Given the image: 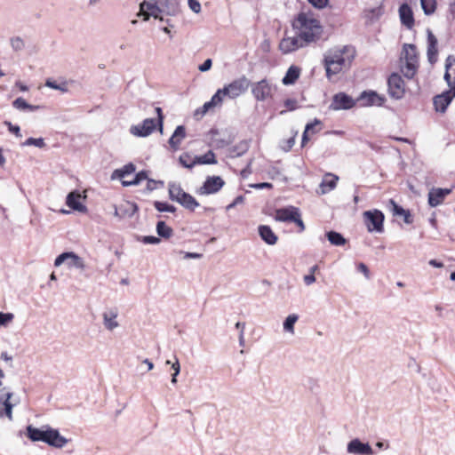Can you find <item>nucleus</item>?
<instances>
[{"mask_svg":"<svg viewBox=\"0 0 455 455\" xmlns=\"http://www.w3.org/2000/svg\"><path fill=\"white\" fill-rule=\"evenodd\" d=\"M45 86L54 90L61 91L63 92H66L68 91V85L66 83L57 84L55 81H52L51 79L46 80Z\"/></svg>","mask_w":455,"mask_h":455,"instance_id":"47","label":"nucleus"},{"mask_svg":"<svg viewBox=\"0 0 455 455\" xmlns=\"http://www.w3.org/2000/svg\"><path fill=\"white\" fill-rule=\"evenodd\" d=\"M296 135L297 132L286 141V147L283 148L285 151H289L293 147Z\"/></svg>","mask_w":455,"mask_h":455,"instance_id":"64","label":"nucleus"},{"mask_svg":"<svg viewBox=\"0 0 455 455\" xmlns=\"http://www.w3.org/2000/svg\"><path fill=\"white\" fill-rule=\"evenodd\" d=\"M64 263H66L69 268L75 267L81 271H84L86 267L84 259L73 251L63 252L60 254L54 260V266L56 267L61 266Z\"/></svg>","mask_w":455,"mask_h":455,"instance_id":"5","label":"nucleus"},{"mask_svg":"<svg viewBox=\"0 0 455 455\" xmlns=\"http://www.w3.org/2000/svg\"><path fill=\"white\" fill-rule=\"evenodd\" d=\"M22 146L28 147V146H35L39 148H44L46 144L44 142V140L43 138H28L23 143Z\"/></svg>","mask_w":455,"mask_h":455,"instance_id":"43","label":"nucleus"},{"mask_svg":"<svg viewBox=\"0 0 455 455\" xmlns=\"http://www.w3.org/2000/svg\"><path fill=\"white\" fill-rule=\"evenodd\" d=\"M308 2L315 8L322 9L328 4V0H308Z\"/></svg>","mask_w":455,"mask_h":455,"instance_id":"56","label":"nucleus"},{"mask_svg":"<svg viewBox=\"0 0 455 455\" xmlns=\"http://www.w3.org/2000/svg\"><path fill=\"white\" fill-rule=\"evenodd\" d=\"M320 124H321V122L318 119H315L314 123H309V124H307L306 125L305 131H304L303 135H302V141H301V146L302 147H304L306 145V143L309 140L308 133L311 131V127H314L315 125H319Z\"/></svg>","mask_w":455,"mask_h":455,"instance_id":"46","label":"nucleus"},{"mask_svg":"<svg viewBox=\"0 0 455 455\" xmlns=\"http://www.w3.org/2000/svg\"><path fill=\"white\" fill-rule=\"evenodd\" d=\"M14 315L12 313L0 312V326H6L12 321Z\"/></svg>","mask_w":455,"mask_h":455,"instance_id":"48","label":"nucleus"},{"mask_svg":"<svg viewBox=\"0 0 455 455\" xmlns=\"http://www.w3.org/2000/svg\"><path fill=\"white\" fill-rule=\"evenodd\" d=\"M293 26L299 29V36L307 44L318 40L323 33L319 20L310 13H299Z\"/></svg>","mask_w":455,"mask_h":455,"instance_id":"1","label":"nucleus"},{"mask_svg":"<svg viewBox=\"0 0 455 455\" xmlns=\"http://www.w3.org/2000/svg\"><path fill=\"white\" fill-rule=\"evenodd\" d=\"M148 182H147V190L148 191H153L156 188V185L157 184H160V185H163L164 182L163 181H156L155 180H152V179H148L147 180Z\"/></svg>","mask_w":455,"mask_h":455,"instance_id":"55","label":"nucleus"},{"mask_svg":"<svg viewBox=\"0 0 455 455\" xmlns=\"http://www.w3.org/2000/svg\"><path fill=\"white\" fill-rule=\"evenodd\" d=\"M179 253L182 254L183 259H201L203 257V254L196 253V252H185L183 251H180Z\"/></svg>","mask_w":455,"mask_h":455,"instance_id":"52","label":"nucleus"},{"mask_svg":"<svg viewBox=\"0 0 455 455\" xmlns=\"http://www.w3.org/2000/svg\"><path fill=\"white\" fill-rule=\"evenodd\" d=\"M390 204L393 205V212L395 215L403 216V214H405L406 211L398 204H396L394 200H390Z\"/></svg>","mask_w":455,"mask_h":455,"instance_id":"53","label":"nucleus"},{"mask_svg":"<svg viewBox=\"0 0 455 455\" xmlns=\"http://www.w3.org/2000/svg\"><path fill=\"white\" fill-rule=\"evenodd\" d=\"M292 222L296 223L299 227L300 231H303L305 229V225L301 220L299 212L295 216V219L292 220Z\"/></svg>","mask_w":455,"mask_h":455,"instance_id":"62","label":"nucleus"},{"mask_svg":"<svg viewBox=\"0 0 455 455\" xmlns=\"http://www.w3.org/2000/svg\"><path fill=\"white\" fill-rule=\"evenodd\" d=\"M363 216L369 232L381 233L383 231L384 215L381 212L377 210L373 212L367 211L363 213Z\"/></svg>","mask_w":455,"mask_h":455,"instance_id":"8","label":"nucleus"},{"mask_svg":"<svg viewBox=\"0 0 455 455\" xmlns=\"http://www.w3.org/2000/svg\"><path fill=\"white\" fill-rule=\"evenodd\" d=\"M298 315L295 314L290 315L286 317L283 322V329L285 331L293 334L294 333V324L298 321Z\"/></svg>","mask_w":455,"mask_h":455,"instance_id":"42","label":"nucleus"},{"mask_svg":"<svg viewBox=\"0 0 455 455\" xmlns=\"http://www.w3.org/2000/svg\"><path fill=\"white\" fill-rule=\"evenodd\" d=\"M326 237L331 244L335 246H342L347 243L345 237L336 231H329L326 233Z\"/></svg>","mask_w":455,"mask_h":455,"instance_id":"37","label":"nucleus"},{"mask_svg":"<svg viewBox=\"0 0 455 455\" xmlns=\"http://www.w3.org/2000/svg\"><path fill=\"white\" fill-rule=\"evenodd\" d=\"M11 44H12V49L16 52L21 51L25 46V44L20 37L12 38L11 40Z\"/></svg>","mask_w":455,"mask_h":455,"instance_id":"49","label":"nucleus"},{"mask_svg":"<svg viewBox=\"0 0 455 455\" xmlns=\"http://www.w3.org/2000/svg\"><path fill=\"white\" fill-rule=\"evenodd\" d=\"M259 235L260 238L269 245L275 244L278 239L271 228L267 225H261L259 227Z\"/></svg>","mask_w":455,"mask_h":455,"instance_id":"28","label":"nucleus"},{"mask_svg":"<svg viewBox=\"0 0 455 455\" xmlns=\"http://www.w3.org/2000/svg\"><path fill=\"white\" fill-rule=\"evenodd\" d=\"M284 106L290 110H294L297 108V101L295 100L287 99L284 101Z\"/></svg>","mask_w":455,"mask_h":455,"instance_id":"61","label":"nucleus"},{"mask_svg":"<svg viewBox=\"0 0 455 455\" xmlns=\"http://www.w3.org/2000/svg\"><path fill=\"white\" fill-rule=\"evenodd\" d=\"M12 106L19 110L36 111L41 107L38 105L28 104L23 98H17L13 102Z\"/></svg>","mask_w":455,"mask_h":455,"instance_id":"36","label":"nucleus"},{"mask_svg":"<svg viewBox=\"0 0 455 455\" xmlns=\"http://www.w3.org/2000/svg\"><path fill=\"white\" fill-rule=\"evenodd\" d=\"M12 396V393L5 391V388L0 389V418L3 417V411H4L9 420H12V408L15 403L10 401Z\"/></svg>","mask_w":455,"mask_h":455,"instance_id":"15","label":"nucleus"},{"mask_svg":"<svg viewBox=\"0 0 455 455\" xmlns=\"http://www.w3.org/2000/svg\"><path fill=\"white\" fill-rule=\"evenodd\" d=\"M401 71L407 78H412L418 69V62L401 60Z\"/></svg>","mask_w":455,"mask_h":455,"instance_id":"33","label":"nucleus"},{"mask_svg":"<svg viewBox=\"0 0 455 455\" xmlns=\"http://www.w3.org/2000/svg\"><path fill=\"white\" fill-rule=\"evenodd\" d=\"M399 16L403 25L408 28H411L413 27V13L411 7L407 4H403L400 6Z\"/></svg>","mask_w":455,"mask_h":455,"instance_id":"25","label":"nucleus"},{"mask_svg":"<svg viewBox=\"0 0 455 455\" xmlns=\"http://www.w3.org/2000/svg\"><path fill=\"white\" fill-rule=\"evenodd\" d=\"M323 65L326 71V77L330 81H334V76L347 70V68L339 65V63H335L333 60H331L325 57L323 58Z\"/></svg>","mask_w":455,"mask_h":455,"instance_id":"20","label":"nucleus"},{"mask_svg":"<svg viewBox=\"0 0 455 455\" xmlns=\"http://www.w3.org/2000/svg\"><path fill=\"white\" fill-rule=\"evenodd\" d=\"M186 137V128L183 125H179L175 129L172 137L169 139V145L173 150H178L181 144V141Z\"/></svg>","mask_w":455,"mask_h":455,"instance_id":"26","label":"nucleus"},{"mask_svg":"<svg viewBox=\"0 0 455 455\" xmlns=\"http://www.w3.org/2000/svg\"><path fill=\"white\" fill-rule=\"evenodd\" d=\"M4 124L8 126V130L10 132L14 133L17 137L22 136L20 133V129L18 125H13L9 121H4Z\"/></svg>","mask_w":455,"mask_h":455,"instance_id":"50","label":"nucleus"},{"mask_svg":"<svg viewBox=\"0 0 455 455\" xmlns=\"http://www.w3.org/2000/svg\"><path fill=\"white\" fill-rule=\"evenodd\" d=\"M437 39L430 29H427V59L431 64L437 60Z\"/></svg>","mask_w":455,"mask_h":455,"instance_id":"23","label":"nucleus"},{"mask_svg":"<svg viewBox=\"0 0 455 455\" xmlns=\"http://www.w3.org/2000/svg\"><path fill=\"white\" fill-rule=\"evenodd\" d=\"M169 197L172 201L177 202L184 208L194 211L199 206V203L190 194L185 192L181 186L176 182L168 184Z\"/></svg>","mask_w":455,"mask_h":455,"instance_id":"3","label":"nucleus"},{"mask_svg":"<svg viewBox=\"0 0 455 455\" xmlns=\"http://www.w3.org/2000/svg\"><path fill=\"white\" fill-rule=\"evenodd\" d=\"M161 12L168 16H176L180 12V3L178 0H159Z\"/></svg>","mask_w":455,"mask_h":455,"instance_id":"22","label":"nucleus"},{"mask_svg":"<svg viewBox=\"0 0 455 455\" xmlns=\"http://www.w3.org/2000/svg\"><path fill=\"white\" fill-rule=\"evenodd\" d=\"M388 92L389 95L396 100L402 99L404 95V81L401 76L396 73L392 74L388 80Z\"/></svg>","mask_w":455,"mask_h":455,"instance_id":"9","label":"nucleus"},{"mask_svg":"<svg viewBox=\"0 0 455 455\" xmlns=\"http://www.w3.org/2000/svg\"><path fill=\"white\" fill-rule=\"evenodd\" d=\"M250 85V81L245 76H242L234 80L232 83L226 85L223 89L225 94L230 98L235 99L243 92H245Z\"/></svg>","mask_w":455,"mask_h":455,"instance_id":"6","label":"nucleus"},{"mask_svg":"<svg viewBox=\"0 0 455 455\" xmlns=\"http://www.w3.org/2000/svg\"><path fill=\"white\" fill-rule=\"evenodd\" d=\"M81 197L82 196L79 192H71L67 196L66 204L69 208L75 211L85 212L87 211V208L80 202Z\"/></svg>","mask_w":455,"mask_h":455,"instance_id":"24","label":"nucleus"},{"mask_svg":"<svg viewBox=\"0 0 455 455\" xmlns=\"http://www.w3.org/2000/svg\"><path fill=\"white\" fill-rule=\"evenodd\" d=\"M156 112L157 114V123L159 125V130L162 132H163V122H164V116L162 112V108L157 107L156 108Z\"/></svg>","mask_w":455,"mask_h":455,"instance_id":"57","label":"nucleus"},{"mask_svg":"<svg viewBox=\"0 0 455 455\" xmlns=\"http://www.w3.org/2000/svg\"><path fill=\"white\" fill-rule=\"evenodd\" d=\"M303 280H304L305 284L309 286L315 282V275L308 274V275H304Z\"/></svg>","mask_w":455,"mask_h":455,"instance_id":"63","label":"nucleus"},{"mask_svg":"<svg viewBox=\"0 0 455 455\" xmlns=\"http://www.w3.org/2000/svg\"><path fill=\"white\" fill-rule=\"evenodd\" d=\"M145 10L148 12L149 15L153 18L164 21L159 4L156 5V4L144 1L140 4V12H144Z\"/></svg>","mask_w":455,"mask_h":455,"instance_id":"30","label":"nucleus"},{"mask_svg":"<svg viewBox=\"0 0 455 455\" xmlns=\"http://www.w3.org/2000/svg\"><path fill=\"white\" fill-rule=\"evenodd\" d=\"M154 206L158 212H174L176 211L175 206L169 204L167 203H163V202H159V201H156L154 203Z\"/></svg>","mask_w":455,"mask_h":455,"instance_id":"45","label":"nucleus"},{"mask_svg":"<svg viewBox=\"0 0 455 455\" xmlns=\"http://www.w3.org/2000/svg\"><path fill=\"white\" fill-rule=\"evenodd\" d=\"M338 180H339L338 176L331 174V173H327L323 177V179L320 184L321 194H326V193L330 192L331 190L334 189L336 188Z\"/></svg>","mask_w":455,"mask_h":455,"instance_id":"29","label":"nucleus"},{"mask_svg":"<svg viewBox=\"0 0 455 455\" xmlns=\"http://www.w3.org/2000/svg\"><path fill=\"white\" fill-rule=\"evenodd\" d=\"M275 87L267 79H262L251 85V93L257 100L263 101L272 96Z\"/></svg>","mask_w":455,"mask_h":455,"instance_id":"7","label":"nucleus"},{"mask_svg":"<svg viewBox=\"0 0 455 455\" xmlns=\"http://www.w3.org/2000/svg\"><path fill=\"white\" fill-rule=\"evenodd\" d=\"M243 201L244 197L243 196H238L230 204L227 206V210L229 211L230 209L235 207L236 205L243 204Z\"/></svg>","mask_w":455,"mask_h":455,"instance_id":"59","label":"nucleus"},{"mask_svg":"<svg viewBox=\"0 0 455 455\" xmlns=\"http://www.w3.org/2000/svg\"><path fill=\"white\" fill-rule=\"evenodd\" d=\"M451 193L450 188H432L428 192V204L436 207L443 204L445 197Z\"/></svg>","mask_w":455,"mask_h":455,"instance_id":"17","label":"nucleus"},{"mask_svg":"<svg viewBox=\"0 0 455 455\" xmlns=\"http://www.w3.org/2000/svg\"><path fill=\"white\" fill-rule=\"evenodd\" d=\"M299 75H300V68L297 66H291L288 68L282 82L285 85L293 84L299 77Z\"/></svg>","mask_w":455,"mask_h":455,"instance_id":"31","label":"nucleus"},{"mask_svg":"<svg viewBox=\"0 0 455 455\" xmlns=\"http://www.w3.org/2000/svg\"><path fill=\"white\" fill-rule=\"evenodd\" d=\"M455 97V85L451 90L443 92L434 98V105L436 111L444 112L446 108Z\"/></svg>","mask_w":455,"mask_h":455,"instance_id":"16","label":"nucleus"},{"mask_svg":"<svg viewBox=\"0 0 455 455\" xmlns=\"http://www.w3.org/2000/svg\"><path fill=\"white\" fill-rule=\"evenodd\" d=\"M357 269L359 272L363 274V275L365 276L366 279H370V277H371L370 271L364 263H363V262L359 263L357 265Z\"/></svg>","mask_w":455,"mask_h":455,"instance_id":"54","label":"nucleus"},{"mask_svg":"<svg viewBox=\"0 0 455 455\" xmlns=\"http://www.w3.org/2000/svg\"><path fill=\"white\" fill-rule=\"evenodd\" d=\"M144 243L156 244L160 243V238L153 235L144 236L142 239Z\"/></svg>","mask_w":455,"mask_h":455,"instance_id":"58","label":"nucleus"},{"mask_svg":"<svg viewBox=\"0 0 455 455\" xmlns=\"http://www.w3.org/2000/svg\"><path fill=\"white\" fill-rule=\"evenodd\" d=\"M358 100L363 107L381 106L384 103V98H382L377 92L372 91L362 92Z\"/></svg>","mask_w":455,"mask_h":455,"instance_id":"19","label":"nucleus"},{"mask_svg":"<svg viewBox=\"0 0 455 455\" xmlns=\"http://www.w3.org/2000/svg\"><path fill=\"white\" fill-rule=\"evenodd\" d=\"M26 435L32 442H44L56 448H62L68 443V440L60 435L57 429H53L48 425L42 428L29 425L27 427Z\"/></svg>","mask_w":455,"mask_h":455,"instance_id":"2","label":"nucleus"},{"mask_svg":"<svg viewBox=\"0 0 455 455\" xmlns=\"http://www.w3.org/2000/svg\"><path fill=\"white\" fill-rule=\"evenodd\" d=\"M401 60L418 62L417 49L414 44H404Z\"/></svg>","mask_w":455,"mask_h":455,"instance_id":"34","label":"nucleus"},{"mask_svg":"<svg viewBox=\"0 0 455 455\" xmlns=\"http://www.w3.org/2000/svg\"><path fill=\"white\" fill-rule=\"evenodd\" d=\"M156 124V119L147 118L142 124L131 126L130 132L136 137H147L155 131Z\"/></svg>","mask_w":455,"mask_h":455,"instance_id":"10","label":"nucleus"},{"mask_svg":"<svg viewBox=\"0 0 455 455\" xmlns=\"http://www.w3.org/2000/svg\"><path fill=\"white\" fill-rule=\"evenodd\" d=\"M224 96L227 95L225 94L223 89H219L212 96V100L204 104L202 113L205 114L212 107L220 105L222 102Z\"/></svg>","mask_w":455,"mask_h":455,"instance_id":"32","label":"nucleus"},{"mask_svg":"<svg viewBox=\"0 0 455 455\" xmlns=\"http://www.w3.org/2000/svg\"><path fill=\"white\" fill-rule=\"evenodd\" d=\"M156 232L158 235L164 238H169L172 235V229L170 227H168L164 221L157 222Z\"/></svg>","mask_w":455,"mask_h":455,"instance_id":"41","label":"nucleus"},{"mask_svg":"<svg viewBox=\"0 0 455 455\" xmlns=\"http://www.w3.org/2000/svg\"><path fill=\"white\" fill-rule=\"evenodd\" d=\"M347 451L353 455H373L374 451L368 443H363L358 438L351 440L347 445Z\"/></svg>","mask_w":455,"mask_h":455,"instance_id":"12","label":"nucleus"},{"mask_svg":"<svg viewBox=\"0 0 455 455\" xmlns=\"http://www.w3.org/2000/svg\"><path fill=\"white\" fill-rule=\"evenodd\" d=\"M355 103L352 97L344 92H339L333 96L330 108L333 110L350 109L355 106Z\"/></svg>","mask_w":455,"mask_h":455,"instance_id":"13","label":"nucleus"},{"mask_svg":"<svg viewBox=\"0 0 455 455\" xmlns=\"http://www.w3.org/2000/svg\"><path fill=\"white\" fill-rule=\"evenodd\" d=\"M299 212V209L294 206L281 208L275 211V220L281 222H292Z\"/></svg>","mask_w":455,"mask_h":455,"instance_id":"21","label":"nucleus"},{"mask_svg":"<svg viewBox=\"0 0 455 455\" xmlns=\"http://www.w3.org/2000/svg\"><path fill=\"white\" fill-rule=\"evenodd\" d=\"M225 182L220 176L208 177L204 185L197 189L199 195L217 193L222 188Z\"/></svg>","mask_w":455,"mask_h":455,"instance_id":"11","label":"nucleus"},{"mask_svg":"<svg viewBox=\"0 0 455 455\" xmlns=\"http://www.w3.org/2000/svg\"><path fill=\"white\" fill-rule=\"evenodd\" d=\"M118 311L116 308H109L102 313L104 328L108 331H113L119 327L117 321Z\"/></svg>","mask_w":455,"mask_h":455,"instance_id":"18","label":"nucleus"},{"mask_svg":"<svg viewBox=\"0 0 455 455\" xmlns=\"http://www.w3.org/2000/svg\"><path fill=\"white\" fill-rule=\"evenodd\" d=\"M148 173L145 171L138 172L135 177L131 180H123L122 184L124 187L139 185L142 180H148Z\"/></svg>","mask_w":455,"mask_h":455,"instance_id":"39","label":"nucleus"},{"mask_svg":"<svg viewBox=\"0 0 455 455\" xmlns=\"http://www.w3.org/2000/svg\"><path fill=\"white\" fill-rule=\"evenodd\" d=\"M188 4L191 11L195 13H199L201 12V4L197 0H188Z\"/></svg>","mask_w":455,"mask_h":455,"instance_id":"51","label":"nucleus"},{"mask_svg":"<svg viewBox=\"0 0 455 455\" xmlns=\"http://www.w3.org/2000/svg\"><path fill=\"white\" fill-rule=\"evenodd\" d=\"M420 4L427 15L432 14L435 10V0H420Z\"/></svg>","mask_w":455,"mask_h":455,"instance_id":"44","label":"nucleus"},{"mask_svg":"<svg viewBox=\"0 0 455 455\" xmlns=\"http://www.w3.org/2000/svg\"><path fill=\"white\" fill-rule=\"evenodd\" d=\"M212 65V61L211 59H207L202 65L199 66V70L201 72H206L208 71Z\"/></svg>","mask_w":455,"mask_h":455,"instance_id":"60","label":"nucleus"},{"mask_svg":"<svg viewBox=\"0 0 455 455\" xmlns=\"http://www.w3.org/2000/svg\"><path fill=\"white\" fill-rule=\"evenodd\" d=\"M355 51L353 47L345 45L342 47H335L330 49L324 57L333 60L335 63H339L341 67L348 69L355 58Z\"/></svg>","mask_w":455,"mask_h":455,"instance_id":"4","label":"nucleus"},{"mask_svg":"<svg viewBox=\"0 0 455 455\" xmlns=\"http://www.w3.org/2000/svg\"><path fill=\"white\" fill-rule=\"evenodd\" d=\"M179 161L180 164L188 169H192L196 164V156H191L188 153H184L180 156Z\"/></svg>","mask_w":455,"mask_h":455,"instance_id":"40","label":"nucleus"},{"mask_svg":"<svg viewBox=\"0 0 455 455\" xmlns=\"http://www.w3.org/2000/svg\"><path fill=\"white\" fill-rule=\"evenodd\" d=\"M196 164H216L217 160L215 154L209 150L206 154L199 156H196Z\"/></svg>","mask_w":455,"mask_h":455,"instance_id":"38","label":"nucleus"},{"mask_svg":"<svg viewBox=\"0 0 455 455\" xmlns=\"http://www.w3.org/2000/svg\"><path fill=\"white\" fill-rule=\"evenodd\" d=\"M136 170V167L133 164L130 163V164H125L124 166H123L122 168L120 169H116L114 172H113V175H112V178H118L120 179L122 181L123 180H125V177L133 173Z\"/></svg>","mask_w":455,"mask_h":455,"instance_id":"35","label":"nucleus"},{"mask_svg":"<svg viewBox=\"0 0 455 455\" xmlns=\"http://www.w3.org/2000/svg\"><path fill=\"white\" fill-rule=\"evenodd\" d=\"M306 45L307 44L298 35L297 36L284 37L280 42L279 48L283 53L287 54Z\"/></svg>","mask_w":455,"mask_h":455,"instance_id":"14","label":"nucleus"},{"mask_svg":"<svg viewBox=\"0 0 455 455\" xmlns=\"http://www.w3.org/2000/svg\"><path fill=\"white\" fill-rule=\"evenodd\" d=\"M444 80L450 87H453L452 84H455V58L452 56L446 59Z\"/></svg>","mask_w":455,"mask_h":455,"instance_id":"27","label":"nucleus"}]
</instances>
